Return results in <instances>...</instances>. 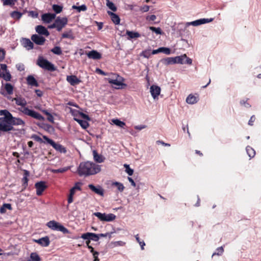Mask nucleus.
Returning a JSON list of instances; mask_svg holds the SVG:
<instances>
[{"instance_id": "16", "label": "nucleus", "mask_w": 261, "mask_h": 261, "mask_svg": "<svg viewBox=\"0 0 261 261\" xmlns=\"http://www.w3.org/2000/svg\"><path fill=\"white\" fill-rule=\"evenodd\" d=\"M31 39L36 44L40 45H43L45 41L44 37L37 34L33 35L31 37Z\"/></svg>"}, {"instance_id": "34", "label": "nucleus", "mask_w": 261, "mask_h": 261, "mask_svg": "<svg viewBox=\"0 0 261 261\" xmlns=\"http://www.w3.org/2000/svg\"><path fill=\"white\" fill-rule=\"evenodd\" d=\"M162 62L164 64L166 65L175 64L174 57L166 58L165 59H163L162 60Z\"/></svg>"}, {"instance_id": "4", "label": "nucleus", "mask_w": 261, "mask_h": 261, "mask_svg": "<svg viewBox=\"0 0 261 261\" xmlns=\"http://www.w3.org/2000/svg\"><path fill=\"white\" fill-rule=\"evenodd\" d=\"M46 226L53 230L59 231L64 234L68 233L69 232L68 229L60 223L55 220H51L48 222L46 224Z\"/></svg>"}, {"instance_id": "54", "label": "nucleus", "mask_w": 261, "mask_h": 261, "mask_svg": "<svg viewBox=\"0 0 261 261\" xmlns=\"http://www.w3.org/2000/svg\"><path fill=\"white\" fill-rule=\"evenodd\" d=\"M135 238H136V239L137 241L140 244V245L141 246V249L142 250H144V247L145 245V243H144V242L143 241H141L140 240V238H139V237L138 234L136 235Z\"/></svg>"}, {"instance_id": "11", "label": "nucleus", "mask_w": 261, "mask_h": 261, "mask_svg": "<svg viewBox=\"0 0 261 261\" xmlns=\"http://www.w3.org/2000/svg\"><path fill=\"white\" fill-rule=\"evenodd\" d=\"M56 29L59 32L61 31L62 29L67 24L68 19L66 17H57L55 20Z\"/></svg>"}, {"instance_id": "25", "label": "nucleus", "mask_w": 261, "mask_h": 261, "mask_svg": "<svg viewBox=\"0 0 261 261\" xmlns=\"http://www.w3.org/2000/svg\"><path fill=\"white\" fill-rule=\"evenodd\" d=\"M198 99L197 97L193 94H189L186 98V102L189 105H194L198 102Z\"/></svg>"}, {"instance_id": "60", "label": "nucleus", "mask_w": 261, "mask_h": 261, "mask_svg": "<svg viewBox=\"0 0 261 261\" xmlns=\"http://www.w3.org/2000/svg\"><path fill=\"white\" fill-rule=\"evenodd\" d=\"M5 53L3 49H0V62H1L5 58Z\"/></svg>"}, {"instance_id": "7", "label": "nucleus", "mask_w": 261, "mask_h": 261, "mask_svg": "<svg viewBox=\"0 0 261 261\" xmlns=\"http://www.w3.org/2000/svg\"><path fill=\"white\" fill-rule=\"evenodd\" d=\"M43 138L47 142V143L51 145L57 151L63 153H65L66 152V149L63 145L55 143L53 140L48 138L46 136H43Z\"/></svg>"}, {"instance_id": "1", "label": "nucleus", "mask_w": 261, "mask_h": 261, "mask_svg": "<svg viewBox=\"0 0 261 261\" xmlns=\"http://www.w3.org/2000/svg\"><path fill=\"white\" fill-rule=\"evenodd\" d=\"M11 100L15 101L17 106L21 107V108H18V110L23 114L40 121H43L44 120V118L39 113L33 110L29 109L28 107H25L27 102L24 98L17 97L12 98Z\"/></svg>"}, {"instance_id": "49", "label": "nucleus", "mask_w": 261, "mask_h": 261, "mask_svg": "<svg viewBox=\"0 0 261 261\" xmlns=\"http://www.w3.org/2000/svg\"><path fill=\"white\" fill-rule=\"evenodd\" d=\"M159 49L160 53H163L167 55H169L171 54V50L169 48L162 47H160Z\"/></svg>"}, {"instance_id": "47", "label": "nucleus", "mask_w": 261, "mask_h": 261, "mask_svg": "<svg viewBox=\"0 0 261 261\" xmlns=\"http://www.w3.org/2000/svg\"><path fill=\"white\" fill-rule=\"evenodd\" d=\"M29 175V172L27 170H24V174L22 178V182L23 185L26 186L28 185V177Z\"/></svg>"}, {"instance_id": "31", "label": "nucleus", "mask_w": 261, "mask_h": 261, "mask_svg": "<svg viewBox=\"0 0 261 261\" xmlns=\"http://www.w3.org/2000/svg\"><path fill=\"white\" fill-rule=\"evenodd\" d=\"M0 115L4 116V117H0V118L10 119L12 117L11 113L7 110H0Z\"/></svg>"}, {"instance_id": "35", "label": "nucleus", "mask_w": 261, "mask_h": 261, "mask_svg": "<svg viewBox=\"0 0 261 261\" xmlns=\"http://www.w3.org/2000/svg\"><path fill=\"white\" fill-rule=\"evenodd\" d=\"M126 34L128 36L129 39L137 38L140 37V34L138 32L126 31Z\"/></svg>"}, {"instance_id": "53", "label": "nucleus", "mask_w": 261, "mask_h": 261, "mask_svg": "<svg viewBox=\"0 0 261 261\" xmlns=\"http://www.w3.org/2000/svg\"><path fill=\"white\" fill-rule=\"evenodd\" d=\"M149 30L154 32L156 34H162V32L160 28H155L153 27H150Z\"/></svg>"}, {"instance_id": "50", "label": "nucleus", "mask_w": 261, "mask_h": 261, "mask_svg": "<svg viewBox=\"0 0 261 261\" xmlns=\"http://www.w3.org/2000/svg\"><path fill=\"white\" fill-rule=\"evenodd\" d=\"M4 6H13L16 0H2Z\"/></svg>"}, {"instance_id": "64", "label": "nucleus", "mask_w": 261, "mask_h": 261, "mask_svg": "<svg viewBox=\"0 0 261 261\" xmlns=\"http://www.w3.org/2000/svg\"><path fill=\"white\" fill-rule=\"evenodd\" d=\"M255 117L254 116H252L248 122V124L250 125H253V122L255 121Z\"/></svg>"}, {"instance_id": "3", "label": "nucleus", "mask_w": 261, "mask_h": 261, "mask_svg": "<svg viewBox=\"0 0 261 261\" xmlns=\"http://www.w3.org/2000/svg\"><path fill=\"white\" fill-rule=\"evenodd\" d=\"M107 80L115 89H121L123 86H126V85L123 83L124 79L118 74H112L111 77L107 78Z\"/></svg>"}, {"instance_id": "17", "label": "nucleus", "mask_w": 261, "mask_h": 261, "mask_svg": "<svg viewBox=\"0 0 261 261\" xmlns=\"http://www.w3.org/2000/svg\"><path fill=\"white\" fill-rule=\"evenodd\" d=\"M56 18V14L45 13L41 16L42 20L45 23H48Z\"/></svg>"}, {"instance_id": "61", "label": "nucleus", "mask_w": 261, "mask_h": 261, "mask_svg": "<svg viewBox=\"0 0 261 261\" xmlns=\"http://www.w3.org/2000/svg\"><path fill=\"white\" fill-rule=\"evenodd\" d=\"M146 127V126L145 125H136L135 126V128L139 130H141L144 128H145Z\"/></svg>"}, {"instance_id": "9", "label": "nucleus", "mask_w": 261, "mask_h": 261, "mask_svg": "<svg viewBox=\"0 0 261 261\" xmlns=\"http://www.w3.org/2000/svg\"><path fill=\"white\" fill-rule=\"evenodd\" d=\"M214 20L213 18H201L191 22H186L185 24L186 27L190 25L198 26L203 24L207 23L212 22Z\"/></svg>"}, {"instance_id": "41", "label": "nucleus", "mask_w": 261, "mask_h": 261, "mask_svg": "<svg viewBox=\"0 0 261 261\" xmlns=\"http://www.w3.org/2000/svg\"><path fill=\"white\" fill-rule=\"evenodd\" d=\"M70 169V167L68 166V167H64V168H60L58 169H51L50 171L51 172H53L54 173H63V172H65L68 171Z\"/></svg>"}, {"instance_id": "46", "label": "nucleus", "mask_w": 261, "mask_h": 261, "mask_svg": "<svg viewBox=\"0 0 261 261\" xmlns=\"http://www.w3.org/2000/svg\"><path fill=\"white\" fill-rule=\"evenodd\" d=\"M151 55V50L150 49L145 50L142 51L140 56L145 58H149Z\"/></svg>"}, {"instance_id": "44", "label": "nucleus", "mask_w": 261, "mask_h": 261, "mask_svg": "<svg viewBox=\"0 0 261 261\" xmlns=\"http://www.w3.org/2000/svg\"><path fill=\"white\" fill-rule=\"evenodd\" d=\"M51 51L57 55H61L62 53V49L59 46H55L51 49Z\"/></svg>"}, {"instance_id": "48", "label": "nucleus", "mask_w": 261, "mask_h": 261, "mask_svg": "<svg viewBox=\"0 0 261 261\" xmlns=\"http://www.w3.org/2000/svg\"><path fill=\"white\" fill-rule=\"evenodd\" d=\"M111 245H112L113 247L123 246L125 245V243L121 241H118L112 242Z\"/></svg>"}, {"instance_id": "20", "label": "nucleus", "mask_w": 261, "mask_h": 261, "mask_svg": "<svg viewBox=\"0 0 261 261\" xmlns=\"http://www.w3.org/2000/svg\"><path fill=\"white\" fill-rule=\"evenodd\" d=\"M67 81L72 86H75L81 82V80L75 75H68L66 78Z\"/></svg>"}, {"instance_id": "40", "label": "nucleus", "mask_w": 261, "mask_h": 261, "mask_svg": "<svg viewBox=\"0 0 261 261\" xmlns=\"http://www.w3.org/2000/svg\"><path fill=\"white\" fill-rule=\"evenodd\" d=\"M28 261H41V259L37 253L33 252L31 254L30 257Z\"/></svg>"}, {"instance_id": "28", "label": "nucleus", "mask_w": 261, "mask_h": 261, "mask_svg": "<svg viewBox=\"0 0 261 261\" xmlns=\"http://www.w3.org/2000/svg\"><path fill=\"white\" fill-rule=\"evenodd\" d=\"M93 158L95 162L101 163L104 161L105 158L101 154H99L95 150L93 151Z\"/></svg>"}, {"instance_id": "6", "label": "nucleus", "mask_w": 261, "mask_h": 261, "mask_svg": "<svg viewBox=\"0 0 261 261\" xmlns=\"http://www.w3.org/2000/svg\"><path fill=\"white\" fill-rule=\"evenodd\" d=\"M37 65L40 67L49 71L55 70L54 65L42 57H39L37 60Z\"/></svg>"}, {"instance_id": "13", "label": "nucleus", "mask_w": 261, "mask_h": 261, "mask_svg": "<svg viewBox=\"0 0 261 261\" xmlns=\"http://www.w3.org/2000/svg\"><path fill=\"white\" fill-rule=\"evenodd\" d=\"M35 187L36 189V194L38 196L41 195L46 188L45 183L44 181L36 182Z\"/></svg>"}, {"instance_id": "19", "label": "nucleus", "mask_w": 261, "mask_h": 261, "mask_svg": "<svg viewBox=\"0 0 261 261\" xmlns=\"http://www.w3.org/2000/svg\"><path fill=\"white\" fill-rule=\"evenodd\" d=\"M70 113L72 114V115H73L74 116V118H77V116L80 115L84 119H85L87 120L90 119L89 116L87 115H86L83 113H81L77 110L72 109L71 108H70Z\"/></svg>"}, {"instance_id": "38", "label": "nucleus", "mask_w": 261, "mask_h": 261, "mask_svg": "<svg viewBox=\"0 0 261 261\" xmlns=\"http://www.w3.org/2000/svg\"><path fill=\"white\" fill-rule=\"evenodd\" d=\"M113 123L120 127L123 128L125 125V122L120 120L118 119H113L112 120Z\"/></svg>"}, {"instance_id": "14", "label": "nucleus", "mask_w": 261, "mask_h": 261, "mask_svg": "<svg viewBox=\"0 0 261 261\" xmlns=\"http://www.w3.org/2000/svg\"><path fill=\"white\" fill-rule=\"evenodd\" d=\"M81 238L84 240H91L94 241H98L99 240V236L92 232H87L83 233Z\"/></svg>"}, {"instance_id": "22", "label": "nucleus", "mask_w": 261, "mask_h": 261, "mask_svg": "<svg viewBox=\"0 0 261 261\" xmlns=\"http://www.w3.org/2000/svg\"><path fill=\"white\" fill-rule=\"evenodd\" d=\"M21 43L23 46L28 50L32 49L34 47L33 42L29 39L23 38L21 41Z\"/></svg>"}, {"instance_id": "2", "label": "nucleus", "mask_w": 261, "mask_h": 261, "mask_svg": "<svg viewBox=\"0 0 261 261\" xmlns=\"http://www.w3.org/2000/svg\"><path fill=\"white\" fill-rule=\"evenodd\" d=\"M100 170V165L89 161L81 163L77 169L79 174L85 176L95 174Z\"/></svg>"}, {"instance_id": "55", "label": "nucleus", "mask_w": 261, "mask_h": 261, "mask_svg": "<svg viewBox=\"0 0 261 261\" xmlns=\"http://www.w3.org/2000/svg\"><path fill=\"white\" fill-rule=\"evenodd\" d=\"M124 167L126 168V172L128 174V175L131 176L133 174L134 170L133 169L129 168L128 165H124Z\"/></svg>"}, {"instance_id": "42", "label": "nucleus", "mask_w": 261, "mask_h": 261, "mask_svg": "<svg viewBox=\"0 0 261 261\" xmlns=\"http://www.w3.org/2000/svg\"><path fill=\"white\" fill-rule=\"evenodd\" d=\"M10 15L15 19H19L22 16V13L18 11H14L11 13Z\"/></svg>"}, {"instance_id": "5", "label": "nucleus", "mask_w": 261, "mask_h": 261, "mask_svg": "<svg viewBox=\"0 0 261 261\" xmlns=\"http://www.w3.org/2000/svg\"><path fill=\"white\" fill-rule=\"evenodd\" d=\"M14 130L11 119L0 118V132H8Z\"/></svg>"}, {"instance_id": "32", "label": "nucleus", "mask_w": 261, "mask_h": 261, "mask_svg": "<svg viewBox=\"0 0 261 261\" xmlns=\"http://www.w3.org/2000/svg\"><path fill=\"white\" fill-rule=\"evenodd\" d=\"M186 58H187V55L186 54L174 57L175 64H184V60H185Z\"/></svg>"}, {"instance_id": "51", "label": "nucleus", "mask_w": 261, "mask_h": 261, "mask_svg": "<svg viewBox=\"0 0 261 261\" xmlns=\"http://www.w3.org/2000/svg\"><path fill=\"white\" fill-rule=\"evenodd\" d=\"M224 252V249L223 247H218L216 249V251L214 253H213L212 256H214V255H221Z\"/></svg>"}, {"instance_id": "43", "label": "nucleus", "mask_w": 261, "mask_h": 261, "mask_svg": "<svg viewBox=\"0 0 261 261\" xmlns=\"http://www.w3.org/2000/svg\"><path fill=\"white\" fill-rule=\"evenodd\" d=\"M73 9L76 10L79 12L81 11H85L87 10V7L85 5H82L80 6H76L75 5H73L72 6Z\"/></svg>"}, {"instance_id": "8", "label": "nucleus", "mask_w": 261, "mask_h": 261, "mask_svg": "<svg viewBox=\"0 0 261 261\" xmlns=\"http://www.w3.org/2000/svg\"><path fill=\"white\" fill-rule=\"evenodd\" d=\"M101 221L111 222L114 220L116 216L113 214L101 213L100 212H95L93 214Z\"/></svg>"}, {"instance_id": "23", "label": "nucleus", "mask_w": 261, "mask_h": 261, "mask_svg": "<svg viewBox=\"0 0 261 261\" xmlns=\"http://www.w3.org/2000/svg\"><path fill=\"white\" fill-rule=\"evenodd\" d=\"M36 31L39 34L48 36L49 35V32L46 28L42 25H37L35 28Z\"/></svg>"}, {"instance_id": "57", "label": "nucleus", "mask_w": 261, "mask_h": 261, "mask_svg": "<svg viewBox=\"0 0 261 261\" xmlns=\"http://www.w3.org/2000/svg\"><path fill=\"white\" fill-rule=\"evenodd\" d=\"M72 37L71 32H65L62 35V37L63 38H71Z\"/></svg>"}, {"instance_id": "63", "label": "nucleus", "mask_w": 261, "mask_h": 261, "mask_svg": "<svg viewBox=\"0 0 261 261\" xmlns=\"http://www.w3.org/2000/svg\"><path fill=\"white\" fill-rule=\"evenodd\" d=\"M141 10L144 12H147L149 10V6L145 5L141 8Z\"/></svg>"}, {"instance_id": "36", "label": "nucleus", "mask_w": 261, "mask_h": 261, "mask_svg": "<svg viewBox=\"0 0 261 261\" xmlns=\"http://www.w3.org/2000/svg\"><path fill=\"white\" fill-rule=\"evenodd\" d=\"M74 119L80 124L82 128L84 129L87 128L89 126V123L87 121L81 120L77 118H74Z\"/></svg>"}, {"instance_id": "27", "label": "nucleus", "mask_w": 261, "mask_h": 261, "mask_svg": "<svg viewBox=\"0 0 261 261\" xmlns=\"http://www.w3.org/2000/svg\"><path fill=\"white\" fill-rule=\"evenodd\" d=\"M27 83L29 85L31 86L38 87V84L33 75H29L27 78Z\"/></svg>"}, {"instance_id": "58", "label": "nucleus", "mask_w": 261, "mask_h": 261, "mask_svg": "<svg viewBox=\"0 0 261 261\" xmlns=\"http://www.w3.org/2000/svg\"><path fill=\"white\" fill-rule=\"evenodd\" d=\"M32 138H33L35 141L39 142L40 143L43 142L42 139L38 135H34L32 136Z\"/></svg>"}, {"instance_id": "37", "label": "nucleus", "mask_w": 261, "mask_h": 261, "mask_svg": "<svg viewBox=\"0 0 261 261\" xmlns=\"http://www.w3.org/2000/svg\"><path fill=\"white\" fill-rule=\"evenodd\" d=\"M247 153L248 154V156L250 157V158H253L255 155V151L254 150L253 148L249 146H248L246 148Z\"/></svg>"}, {"instance_id": "10", "label": "nucleus", "mask_w": 261, "mask_h": 261, "mask_svg": "<svg viewBox=\"0 0 261 261\" xmlns=\"http://www.w3.org/2000/svg\"><path fill=\"white\" fill-rule=\"evenodd\" d=\"M81 184L80 182H76L74 186L70 189V193L68 197V203L70 204L73 202V197L75 194L76 191H81Z\"/></svg>"}, {"instance_id": "56", "label": "nucleus", "mask_w": 261, "mask_h": 261, "mask_svg": "<svg viewBox=\"0 0 261 261\" xmlns=\"http://www.w3.org/2000/svg\"><path fill=\"white\" fill-rule=\"evenodd\" d=\"M16 67L17 69L19 71H22L24 70V65L22 63H18L16 64Z\"/></svg>"}, {"instance_id": "52", "label": "nucleus", "mask_w": 261, "mask_h": 261, "mask_svg": "<svg viewBox=\"0 0 261 261\" xmlns=\"http://www.w3.org/2000/svg\"><path fill=\"white\" fill-rule=\"evenodd\" d=\"M107 6L113 11H116L117 9L114 4L109 0H107Z\"/></svg>"}, {"instance_id": "24", "label": "nucleus", "mask_w": 261, "mask_h": 261, "mask_svg": "<svg viewBox=\"0 0 261 261\" xmlns=\"http://www.w3.org/2000/svg\"><path fill=\"white\" fill-rule=\"evenodd\" d=\"M10 119L12 126L14 125L24 126L25 124L24 121L19 118L14 117L12 116V118Z\"/></svg>"}, {"instance_id": "30", "label": "nucleus", "mask_w": 261, "mask_h": 261, "mask_svg": "<svg viewBox=\"0 0 261 261\" xmlns=\"http://www.w3.org/2000/svg\"><path fill=\"white\" fill-rule=\"evenodd\" d=\"M4 86L5 90H6L7 94L8 95H11L13 92V86L10 83H6L5 84H2Z\"/></svg>"}, {"instance_id": "39", "label": "nucleus", "mask_w": 261, "mask_h": 261, "mask_svg": "<svg viewBox=\"0 0 261 261\" xmlns=\"http://www.w3.org/2000/svg\"><path fill=\"white\" fill-rule=\"evenodd\" d=\"M7 209H8L9 210H12V207H11V204H9V203L4 204L0 208V213L1 214L5 213L6 212Z\"/></svg>"}, {"instance_id": "15", "label": "nucleus", "mask_w": 261, "mask_h": 261, "mask_svg": "<svg viewBox=\"0 0 261 261\" xmlns=\"http://www.w3.org/2000/svg\"><path fill=\"white\" fill-rule=\"evenodd\" d=\"M89 188L95 193L103 196L104 195V191L102 187L100 186H95L92 184L88 185Z\"/></svg>"}, {"instance_id": "33", "label": "nucleus", "mask_w": 261, "mask_h": 261, "mask_svg": "<svg viewBox=\"0 0 261 261\" xmlns=\"http://www.w3.org/2000/svg\"><path fill=\"white\" fill-rule=\"evenodd\" d=\"M112 186L115 187L116 188L117 190L120 192L123 191L124 189V186L123 185L118 181H114L112 183Z\"/></svg>"}, {"instance_id": "12", "label": "nucleus", "mask_w": 261, "mask_h": 261, "mask_svg": "<svg viewBox=\"0 0 261 261\" xmlns=\"http://www.w3.org/2000/svg\"><path fill=\"white\" fill-rule=\"evenodd\" d=\"M161 88L158 86L153 85L150 87V92L154 99L158 98V96L161 93Z\"/></svg>"}, {"instance_id": "18", "label": "nucleus", "mask_w": 261, "mask_h": 261, "mask_svg": "<svg viewBox=\"0 0 261 261\" xmlns=\"http://www.w3.org/2000/svg\"><path fill=\"white\" fill-rule=\"evenodd\" d=\"M87 56L89 59L94 60H98L101 58V55L95 50H92L88 52L87 53Z\"/></svg>"}, {"instance_id": "45", "label": "nucleus", "mask_w": 261, "mask_h": 261, "mask_svg": "<svg viewBox=\"0 0 261 261\" xmlns=\"http://www.w3.org/2000/svg\"><path fill=\"white\" fill-rule=\"evenodd\" d=\"M53 9L58 14L62 12L63 10V7L58 5H53Z\"/></svg>"}, {"instance_id": "29", "label": "nucleus", "mask_w": 261, "mask_h": 261, "mask_svg": "<svg viewBox=\"0 0 261 261\" xmlns=\"http://www.w3.org/2000/svg\"><path fill=\"white\" fill-rule=\"evenodd\" d=\"M109 15L111 16V19L112 21L115 24H118L120 23V18L119 16L115 13L108 11V12Z\"/></svg>"}, {"instance_id": "59", "label": "nucleus", "mask_w": 261, "mask_h": 261, "mask_svg": "<svg viewBox=\"0 0 261 261\" xmlns=\"http://www.w3.org/2000/svg\"><path fill=\"white\" fill-rule=\"evenodd\" d=\"M156 17L155 15H151L150 16H148L146 17L147 20H151V21H154L156 19Z\"/></svg>"}, {"instance_id": "26", "label": "nucleus", "mask_w": 261, "mask_h": 261, "mask_svg": "<svg viewBox=\"0 0 261 261\" xmlns=\"http://www.w3.org/2000/svg\"><path fill=\"white\" fill-rule=\"evenodd\" d=\"M0 77L6 81H10L11 79V75L8 70H0Z\"/></svg>"}, {"instance_id": "21", "label": "nucleus", "mask_w": 261, "mask_h": 261, "mask_svg": "<svg viewBox=\"0 0 261 261\" xmlns=\"http://www.w3.org/2000/svg\"><path fill=\"white\" fill-rule=\"evenodd\" d=\"M34 242L43 247L48 246L50 243L49 239L48 237H43L38 240H34Z\"/></svg>"}, {"instance_id": "62", "label": "nucleus", "mask_w": 261, "mask_h": 261, "mask_svg": "<svg viewBox=\"0 0 261 261\" xmlns=\"http://www.w3.org/2000/svg\"><path fill=\"white\" fill-rule=\"evenodd\" d=\"M242 106H244L246 108H249L250 107V105L247 102V101L241 100L240 102Z\"/></svg>"}]
</instances>
